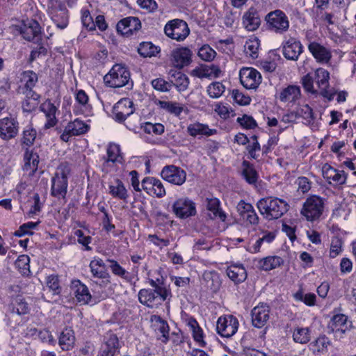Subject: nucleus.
<instances>
[{
    "mask_svg": "<svg viewBox=\"0 0 356 356\" xmlns=\"http://www.w3.org/2000/svg\"><path fill=\"white\" fill-rule=\"evenodd\" d=\"M330 341L325 336L320 337L309 344V348L314 353H323L327 350Z\"/></svg>",
    "mask_w": 356,
    "mask_h": 356,
    "instance_id": "obj_46",
    "label": "nucleus"
},
{
    "mask_svg": "<svg viewBox=\"0 0 356 356\" xmlns=\"http://www.w3.org/2000/svg\"><path fill=\"white\" fill-rule=\"evenodd\" d=\"M161 177L172 184L181 186L186 180V172L178 166L170 165L163 168Z\"/></svg>",
    "mask_w": 356,
    "mask_h": 356,
    "instance_id": "obj_11",
    "label": "nucleus"
},
{
    "mask_svg": "<svg viewBox=\"0 0 356 356\" xmlns=\"http://www.w3.org/2000/svg\"><path fill=\"white\" fill-rule=\"evenodd\" d=\"M150 327L154 332L157 338L166 343L169 340L170 327L165 320L160 316L152 315L149 319Z\"/></svg>",
    "mask_w": 356,
    "mask_h": 356,
    "instance_id": "obj_16",
    "label": "nucleus"
},
{
    "mask_svg": "<svg viewBox=\"0 0 356 356\" xmlns=\"http://www.w3.org/2000/svg\"><path fill=\"white\" fill-rule=\"evenodd\" d=\"M120 345L116 334L108 332L102 346V356H116L120 353Z\"/></svg>",
    "mask_w": 356,
    "mask_h": 356,
    "instance_id": "obj_28",
    "label": "nucleus"
},
{
    "mask_svg": "<svg viewBox=\"0 0 356 356\" xmlns=\"http://www.w3.org/2000/svg\"><path fill=\"white\" fill-rule=\"evenodd\" d=\"M192 51L186 47H181L172 50L170 55V61L172 65L181 70L192 62Z\"/></svg>",
    "mask_w": 356,
    "mask_h": 356,
    "instance_id": "obj_10",
    "label": "nucleus"
},
{
    "mask_svg": "<svg viewBox=\"0 0 356 356\" xmlns=\"http://www.w3.org/2000/svg\"><path fill=\"white\" fill-rule=\"evenodd\" d=\"M353 327L351 321H348V316L343 314H338L334 315L329 324L328 328L337 334H344L347 331H349Z\"/></svg>",
    "mask_w": 356,
    "mask_h": 356,
    "instance_id": "obj_21",
    "label": "nucleus"
},
{
    "mask_svg": "<svg viewBox=\"0 0 356 356\" xmlns=\"http://www.w3.org/2000/svg\"><path fill=\"white\" fill-rule=\"evenodd\" d=\"M37 136V131L32 125H27L24 127L22 133L20 143L22 149L29 148L34 144Z\"/></svg>",
    "mask_w": 356,
    "mask_h": 356,
    "instance_id": "obj_41",
    "label": "nucleus"
},
{
    "mask_svg": "<svg viewBox=\"0 0 356 356\" xmlns=\"http://www.w3.org/2000/svg\"><path fill=\"white\" fill-rule=\"evenodd\" d=\"M242 166V174L246 181L250 184H255L258 179V175L252 165L247 161H243Z\"/></svg>",
    "mask_w": 356,
    "mask_h": 356,
    "instance_id": "obj_44",
    "label": "nucleus"
},
{
    "mask_svg": "<svg viewBox=\"0 0 356 356\" xmlns=\"http://www.w3.org/2000/svg\"><path fill=\"white\" fill-rule=\"evenodd\" d=\"M19 123L17 118L10 114L0 119V138L8 141L15 138L19 133Z\"/></svg>",
    "mask_w": 356,
    "mask_h": 356,
    "instance_id": "obj_7",
    "label": "nucleus"
},
{
    "mask_svg": "<svg viewBox=\"0 0 356 356\" xmlns=\"http://www.w3.org/2000/svg\"><path fill=\"white\" fill-rule=\"evenodd\" d=\"M323 205L322 198L316 195H312L306 200L300 213L307 220L314 221L323 213Z\"/></svg>",
    "mask_w": 356,
    "mask_h": 356,
    "instance_id": "obj_6",
    "label": "nucleus"
},
{
    "mask_svg": "<svg viewBox=\"0 0 356 356\" xmlns=\"http://www.w3.org/2000/svg\"><path fill=\"white\" fill-rule=\"evenodd\" d=\"M239 78L246 89H256L261 83V74L253 67H243L239 72Z\"/></svg>",
    "mask_w": 356,
    "mask_h": 356,
    "instance_id": "obj_13",
    "label": "nucleus"
},
{
    "mask_svg": "<svg viewBox=\"0 0 356 356\" xmlns=\"http://www.w3.org/2000/svg\"><path fill=\"white\" fill-rule=\"evenodd\" d=\"M300 97V88L293 85L284 88L280 94V99L282 102H295Z\"/></svg>",
    "mask_w": 356,
    "mask_h": 356,
    "instance_id": "obj_42",
    "label": "nucleus"
},
{
    "mask_svg": "<svg viewBox=\"0 0 356 356\" xmlns=\"http://www.w3.org/2000/svg\"><path fill=\"white\" fill-rule=\"evenodd\" d=\"M144 131L147 134L160 135L164 132V126L160 123L146 122L144 125Z\"/></svg>",
    "mask_w": 356,
    "mask_h": 356,
    "instance_id": "obj_64",
    "label": "nucleus"
},
{
    "mask_svg": "<svg viewBox=\"0 0 356 356\" xmlns=\"http://www.w3.org/2000/svg\"><path fill=\"white\" fill-rule=\"evenodd\" d=\"M165 35L171 39L181 42L189 35L190 29L187 23L179 19L169 21L164 27Z\"/></svg>",
    "mask_w": 356,
    "mask_h": 356,
    "instance_id": "obj_5",
    "label": "nucleus"
},
{
    "mask_svg": "<svg viewBox=\"0 0 356 356\" xmlns=\"http://www.w3.org/2000/svg\"><path fill=\"white\" fill-rule=\"evenodd\" d=\"M221 70L218 65H200L193 69L191 74L193 76L200 79H215L220 76Z\"/></svg>",
    "mask_w": 356,
    "mask_h": 356,
    "instance_id": "obj_29",
    "label": "nucleus"
},
{
    "mask_svg": "<svg viewBox=\"0 0 356 356\" xmlns=\"http://www.w3.org/2000/svg\"><path fill=\"white\" fill-rule=\"evenodd\" d=\"M109 193L115 198L126 200L128 197V191L122 181L118 179H114L109 184Z\"/></svg>",
    "mask_w": 356,
    "mask_h": 356,
    "instance_id": "obj_40",
    "label": "nucleus"
},
{
    "mask_svg": "<svg viewBox=\"0 0 356 356\" xmlns=\"http://www.w3.org/2000/svg\"><path fill=\"white\" fill-rule=\"evenodd\" d=\"M308 49L318 63H327L332 58L330 49L316 42H310Z\"/></svg>",
    "mask_w": 356,
    "mask_h": 356,
    "instance_id": "obj_32",
    "label": "nucleus"
},
{
    "mask_svg": "<svg viewBox=\"0 0 356 356\" xmlns=\"http://www.w3.org/2000/svg\"><path fill=\"white\" fill-rule=\"evenodd\" d=\"M134 112V103L129 98H122L113 108V115L115 120L122 122Z\"/></svg>",
    "mask_w": 356,
    "mask_h": 356,
    "instance_id": "obj_20",
    "label": "nucleus"
},
{
    "mask_svg": "<svg viewBox=\"0 0 356 356\" xmlns=\"http://www.w3.org/2000/svg\"><path fill=\"white\" fill-rule=\"evenodd\" d=\"M230 280L236 284L244 282L247 278V273L245 268L241 264L229 266L226 270Z\"/></svg>",
    "mask_w": 356,
    "mask_h": 356,
    "instance_id": "obj_39",
    "label": "nucleus"
},
{
    "mask_svg": "<svg viewBox=\"0 0 356 356\" xmlns=\"http://www.w3.org/2000/svg\"><path fill=\"white\" fill-rule=\"evenodd\" d=\"M175 215L180 218H186L196 213L195 203L188 197H181L172 206Z\"/></svg>",
    "mask_w": 356,
    "mask_h": 356,
    "instance_id": "obj_15",
    "label": "nucleus"
},
{
    "mask_svg": "<svg viewBox=\"0 0 356 356\" xmlns=\"http://www.w3.org/2000/svg\"><path fill=\"white\" fill-rule=\"evenodd\" d=\"M315 82L318 86L319 89L318 93L324 97H328L329 99H331L330 96V93L327 90L329 88V79H330V74L329 72L323 69L318 68L315 71Z\"/></svg>",
    "mask_w": 356,
    "mask_h": 356,
    "instance_id": "obj_33",
    "label": "nucleus"
},
{
    "mask_svg": "<svg viewBox=\"0 0 356 356\" xmlns=\"http://www.w3.org/2000/svg\"><path fill=\"white\" fill-rule=\"evenodd\" d=\"M47 13L56 26L65 29L69 24V11L65 3L47 9Z\"/></svg>",
    "mask_w": 356,
    "mask_h": 356,
    "instance_id": "obj_17",
    "label": "nucleus"
},
{
    "mask_svg": "<svg viewBox=\"0 0 356 356\" xmlns=\"http://www.w3.org/2000/svg\"><path fill=\"white\" fill-rule=\"evenodd\" d=\"M47 286L49 290L52 291L54 295H58L61 292L58 275H50L47 278Z\"/></svg>",
    "mask_w": 356,
    "mask_h": 356,
    "instance_id": "obj_58",
    "label": "nucleus"
},
{
    "mask_svg": "<svg viewBox=\"0 0 356 356\" xmlns=\"http://www.w3.org/2000/svg\"><path fill=\"white\" fill-rule=\"evenodd\" d=\"M149 284L154 289L166 288L164 286L163 277L160 274L158 270H154L149 274L148 279Z\"/></svg>",
    "mask_w": 356,
    "mask_h": 356,
    "instance_id": "obj_57",
    "label": "nucleus"
},
{
    "mask_svg": "<svg viewBox=\"0 0 356 356\" xmlns=\"http://www.w3.org/2000/svg\"><path fill=\"white\" fill-rule=\"evenodd\" d=\"M9 309L12 313L19 316L29 313L30 307L25 299L20 295L13 298L9 305Z\"/></svg>",
    "mask_w": 356,
    "mask_h": 356,
    "instance_id": "obj_37",
    "label": "nucleus"
},
{
    "mask_svg": "<svg viewBox=\"0 0 356 356\" xmlns=\"http://www.w3.org/2000/svg\"><path fill=\"white\" fill-rule=\"evenodd\" d=\"M68 186V178L66 172L62 169L56 172L51 180V195L57 199L65 198Z\"/></svg>",
    "mask_w": 356,
    "mask_h": 356,
    "instance_id": "obj_8",
    "label": "nucleus"
},
{
    "mask_svg": "<svg viewBox=\"0 0 356 356\" xmlns=\"http://www.w3.org/2000/svg\"><path fill=\"white\" fill-rule=\"evenodd\" d=\"M252 143L251 144L248 145L246 147L248 154L250 155V157L251 159H257L258 158L257 152L261 150V146L257 140V136L255 135H253L251 137Z\"/></svg>",
    "mask_w": 356,
    "mask_h": 356,
    "instance_id": "obj_60",
    "label": "nucleus"
},
{
    "mask_svg": "<svg viewBox=\"0 0 356 356\" xmlns=\"http://www.w3.org/2000/svg\"><path fill=\"white\" fill-rule=\"evenodd\" d=\"M15 266L22 275H30V257L28 255H19L15 261Z\"/></svg>",
    "mask_w": 356,
    "mask_h": 356,
    "instance_id": "obj_45",
    "label": "nucleus"
},
{
    "mask_svg": "<svg viewBox=\"0 0 356 356\" xmlns=\"http://www.w3.org/2000/svg\"><path fill=\"white\" fill-rule=\"evenodd\" d=\"M88 125L82 120L75 119L70 122L60 136L62 141L68 142L72 136H79L88 131Z\"/></svg>",
    "mask_w": 356,
    "mask_h": 356,
    "instance_id": "obj_19",
    "label": "nucleus"
},
{
    "mask_svg": "<svg viewBox=\"0 0 356 356\" xmlns=\"http://www.w3.org/2000/svg\"><path fill=\"white\" fill-rule=\"evenodd\" d=\"M225 90V87L222 83L216 81L208 86L207 92L211 98L217 99L222 95Z\"/></svg>",
    "mask_w": 356,
    "mask_h": 356,
    "instance_id": "obj_53",
    "label": "nucleus"
},
{
    "mask_svg": "<svg viewBox=\"0 0 356 356\" xmlns=\"http://www.w3.org/2000/svg\"><path fill=\"white\" fill-rule=\"evenodd\" d=\"M187 131L191 136L196 137L197 136H210L216 134L215 129H210L207 124L195 122L191 124L187 127Z\"/></svg>",
    "mask_w": 356,
    "mask_h": 356,
    "instance_id": "obj_38",
    "label": "nucleus"
},
{
    "mask_svg": "<svg viewBox=\"0 0 356 356\" xmlns=\"http://www.w3.org/2000/svg\"><path fill=\"white\" fill-rule=\"evenodd\" d=\"M170 292L166 288L143 289L138 292L139 302L150 308H157L167 299Z\"/></svg>",
    "mask_w": 356,
    "mask_h": 356,
    "instance_id": "obj_2",
    "label": "nucleus"
},
{
    "mask_svg": "<svg viewBox=\"0 0 356 356\" xmlns=\"http://www.w3.org/2000/svg\"><path fill=\"white\" fill-rule=\"evenodd\" d=\"M265 19L268 29L275 33L282 34L289 28L288 17L281 10L270 12L266 15Z\"/></svg>",
    "mask_w": 356,
    "mask_h": 356,
    "instance_id": "obj_3",
    "label": "nucleus"
},
{
    "mask_svg": "<svg viewBox=\"0 0 356 356\" xmlns=\"http://www.w3.org/2000/svg\"><path fill=\"white\" fill-rule=\"evenodd\" d=\"M152 87L161 92H167L171 89L172 84L163 79L158 78L152 81Z\"/></svg>",
    "mask_w": 356,
    "mask_h": 356,
    "instance_id": "obj_61",
    "label": "nucleus"
},
{
    "mask_svg": "<svg viewBox=\"0 0 356 356\" xmlns=\"http://www.w3.org/2000/svg\"><path fill=\"white\" fill-rule=\"evenodd\" d=\"M207 209L210 212L211 219H219L225 222L227 218L225 212L220 207V201L218 198L213 196L207 197L205 199Z\"/></svg>",
    "mask_w": 356,
    "mask_h": 356,
    "instance_id": "obj_30",
    "label": "nucleus"
},
{
    "mask_svg": "<svg viewBox=\"0 0 356 356\" xmlns=\"http://www.w3.org/2000/svg\"><path fill=\"white\" fill-rule=\"evenodd\" d=\"M260 46L259 40L256 38H250L248 39L244 45V50L245 54L252 58L258 57V51Z\"/></svg>",
    "mask_w": 356,
    "mask_h": 356,
    "instance_id": "obj_47",
    "label": "nucleus"
},
{
    "mask_svg": "<svg viewBox=\"0 0 356 356\" xmlns=\"http://www.w3.org/2000/svg\"><path fill=\"white\" fill-rule=\"evenodd\" d=\"M261 18L257 8L252 6L249 8L243 15L242 25L248 31H254L261 25Z\"/></svg>",
    "mask_w": 356,
    "mask_h": 356,
    "instance_id": "obj_23",
    "label": "nucleus"
},
{
    "mask_svg": "<svg viewBox=\"0 0 356 356\" xmlns=\"http://www.w3.org/2000/svg\"><path fill=\"white\" fill-rule=\"evenodd\" d=\"M38 82V75L33 70H28L22 71L19 75V88L22 92H35L33 88Z\"/></svg>",
    "mask_w": 356,
    "mask_h": 356,
    "instance_id": "obj_26",
    "label": "nucleus"
},
{
    "mask_svg": "<svg viewBox=\"0 0 356 356\" xmlns=\"http://www.w3.org/2000/svg\"><path fill=\"white\" fill-rule=\"evenodd\" d=\"M238 321L232 315L220 316L217 321L216 330L222 337H231L238 330Z\"/></svg>",
    "mask_w": 356,
    "mask_h": 356,
    "instance_id": "obj_9",
    "label": "nucleus"
},
{
    "mask_svg": "<svg viewBox=\"0 0 356 356\" xmlns=\"http://www.w3.org/2000/svg\"><path fill=\"white\" fill-rule=\"evenodd\" d=\"M257 206L260 213L268 220L281 218L289 208L284 200L273 196L261 198Z\"/></svg>",
    "mask_w": 356,
    "mask_h": 356,
    "instance_id": "obj_1",
    "label": "nucleus"
},
{
    "mask_svg": "<svg viewBox=\"0 0 356 356\" xmlns=\"http://www.w3.org/2000/svg\"><path fill=\"white\" fill-rule=\"evenodd\" d=\"M141 187L147 194L157 197H162L166 193L162 182L155 177L144 178L141 182Z\"/></svg>",
    "mask_w": 356,
    "mask_h": 356,
    "instance_id": "obj_22",
    "label": "nucleus"
},
{
    "mask_svg": "<svg viewBox=\"0 0 356 356\" xmlns=\"http://www.w3.org/2000/svg\"><path fill=\"white\" fill-rule=\"evenodd\" d=\"M75 343L74 332L71 327H65L58 337V345L63 350H72Z\"/></svg>",
    "mask_w": 356,
    "mask_h": 356,
    "instance_id": "obj_36",
    "label": "nucleus"
},
{
    "mask_svg": "<svg viewBox=\"0 0 356 356\" xmlns=\"http://www.w3.org/2000/svg\"><path fill=\"white\" fill-rule=\"evenodd\" d=\"M186 325L192 332L194 340L203 346L205 345L202 329L199 326L198 323L194 318H188L186 320Z\"/></svg>",
    "mask_w": 356,
    "mask_h": 356,
    "instance_id": "obj_43",
    "label": "nucleus"
},
{
    "mask_svg": "<svg viewBox=\"0 0 356 356\" xmlns=\"http://www.w3.org/2000/svg\"><path fill=\"white\" fill-rule=\"evenodd\" d=\"M177 74L178 76L175 79H172L171 83H173L179 91L186 90L189 84L188 78L182 72Z\"/></svg>",
    "mask_w": 356,
    "mask_h": 356,
    "instance_id": "obj_59",
    "label": "nucleus"
},
{
    "mask_svg": "<svg viewBox=\"0 0 356 356\" xmlns=\"http://www.w3.org/2000/svg\"><path fill=\"white\" fill-rule=\"evenodd\" d=\"M20 33L27 41L42 40V29L39 22L35 19L27 20V23H24L23 27L20 29Z\"/></svg>",
    "mask_w": 356,
    "mask_h": 356,
    "instance_id": "obj_14",
    "label": "nucleus"
},
{
    "mask_svg": "<svg viewBox=\"0 0 356 356\" xmlns=\"http://www.w3.org/2000/svg\"><path fill=\"white\" fill-rule=\"evenodd\" d=\"M282 261V259L280 257H267L260 260L259 265L261 269L268 271L280 266Z\"/></svg>",
    "mask_w": 356,
    "mask_h": 356,
    "instance_id": "obj_48",
    "label": "nucleus"
},
{
    "mask_svg": "<svg viewBox=\"0 0 356 356\" xmlns=\"http://www.w3.org/2000/svg\"><path fill=\"white\" fill-rule=\"evenodd\" d=\"M81 23L83 29L81 31L79 36L77 37L78 42H83L89 33V22H87V18L89 17V8L86 6L81 9Z\"/></svg>",
    "mask_w": 356,
    "mask_h": 356,
    "instance_id": "obj_50",
    "label": "nucleus"
},
{
    "mask_svg": "<svg viewBox=\"0 0 356 356\" xmlns=\"http://www.w3.org/2000/svg\"><path fill=\"white\" fill-rule=\"evenodd\" d=\"M107 156L106 162L122 163L123 159L120 145L115 143H110L107 147Z\"/></svg>",
    "mask_w": 356,
    "mask_h": 356,
    "instance_id": "obj_49",
    "label": "nucleus"
},
{
    "mask_svg": "<svg viewBox=\"0 0 356 356\" xmlns=\"http://www.w3.org/2000/svg\"><path fill=\"white\" fill-rule=\"evenodd\" d=\"M322 175L330 184L343 185L346 181V175L342 170H338L327 163L322 167Z\"/></svg>",
    "mask_w": 356,
    "mask_h": 356,
    "instance_id": "obj_24",
    "label": "nucleus"
},
{
    "mask_svg": "<svg viewBox=\"0 0 356 356\" xmlns=\"http://www.w3.org/2000/svg\"><path fill=\"white\" fill-rule=\"evenodd\" d=\"M24 98L22 102V108L24 113H32L35 111L40 103V95L36 92H22Z\"/></svg>",
    "mask_w": 356,
    "mask_h": 356,
    "instance_id": "obj_35",
    "label": "nucleus"
},
{
    "mask_svg": "<svg viewBox=\"0 0 356 356\" xmlns=\"http://www.w3.org/2000/svg\"><path fill=\"white\" fill-rule=\"evenodd\" d=\"M71 289L78 302L87 304L89 301V291L86 285L79 280H74L71 282Z\"/></svg>",
    "mask_w": 356,
    "mask_h": 356,
    "instance_id": "obj_34",
    "label": "nucleus"
},
{
    "mask_svg": "<svg viewBox=\"0 0 356 356\" xmlns=\"http://www.w3.org/2000/svg\"><path fill=\"white\" fill-rule=\"evenodd\" d=\"M158 105L160 108L177 116L179 115L183 111V107L177 102L159 101Z\"/></svg>",
    "mask_w": 356,
    "mask_h": 356,
    "instance_id": "obj_54",
    "label": "nucleus"
},
{
    "mask_svg": "<svg viewBox=\"0 0 356 356\" xmlns=\"http://www.w3.org/2000/svg\"><path fill=\"white\" fill-rule=\"evenodd\" d=\"M342 241L338 237H334L332 239L330 250V257L332 258H334L337 257L341 252L342 248Z\"/></svg>",
    "mask_w": 356,
    "mask_h": 356,
    "instance_id": "obj_63",
    "label": "nucleus"
},
{
    "mask_svg": "<svg viewBox=\"0 0 356 356\" xmlns=\"http://www.w3.org/2000/svg\"><path fill=\"white\" fill-rule=\"evenodd\" d=\"M90 271L94 277L99 281L90 280V286H99L101 289L107 286L109 282L108 273H107L102 260H92L90 261Z\"/></svg>",
    "mask_w": 356,
    "mask_h": 356,
    "instance_id": "obj_12",
    "label": "nucleus"
},
{
    "mask_svg": "<svg viewBox=\"0 0 356 356\" xmlns=\"http://www.w3.org/2000/svg\"><path fill=\"white\" fill-rule=\"evenodd\" d=\"M23 170L29 172L30 176H34L38 170L40 157L35 149L24 148Z\"/></svg>",
    "mask_w": 356,
    "mask_h": 356,
    "instance_id": "obj_27",
    "label": "nucleus"
},
{
    "mask_svg": "<svg viewBox=\"0 0 356 356\" xmlns=\"http://www.w3.org/2000/svg\"><path fill=\"white\" fill-rule=\"evenodd\" d=\"M296 114L302 118L307 124H310L314 120L313 110L308 104L301 106Z\"/></svg>",
    "mask_w": 356,
    "mask_h": 356,
    "instance_id": "obj_55",
    "label": "nucleus"
},
{
    "mask_svg": "<svg viewBox=\"0 0 356 356\" xmlns=\"http://www.w3.org/2000/svg\"><path fill=\"white\" fill-rule=\"evenodd\" d=\"M198 56L207 62L212 61L216 56V52L209 45L204 44L198 50Z\"/></svg>",
    "mask_w": 356,
    "mask_h": 356,
    "instance_id": "obj_56",
    "label": "nucleus"
},
{
    "mask_svg": "<svg viewBox=\"0 0 356 356\" xmlns=\"http://www.w3.org/2000/svg\"><path fill=\"white\" fill-rule=\"evenodd\" d=\"M270 310L267 305L261 304L252 310V325L258 328L264 327L269 320Z\"/></svg>",
    "mask_w": 356,
    "mask_h": 356,
    "instance_id": "obj_31",
    "label": "nucleus"
},
{
    "mask_svg": "<svg viewBox=\"0 0 356 356\" xmlns=\"http://www.w3.org/2000/svg\"><path fill=\"white\" fill-rule=\"evenodd\" d=\"M40 223V220H38L37 222L29 221L24 223L15 232L14 236L17 237H22L25 235H33V232L31 229H35Z\"/></svg>",
    "mask_w": 356,
    "mask_h": 356,
    "instance_id": "obj_52",
    "label": "nucleus"
},
{
    "mask_svg": "<svg viewBox=\"0 0 356 356\" xmlns=\"http://www.w3.org/2000/svg\"><path fill=\"white\" fill-rule=\"evenodd\" d=\"M302 84L304 89L312 94H318V91L314 87V77L309 74H306L302 78Z\"/></svg>",
    "mask_w": 356,
    "mask_h": 356,
    "instance_id": "obj_62",
    "label": "nucleus"
},
{
    "mask_svg": "<svg viewBox=\"0 0 356 356\" xmlns=\"http://www.w3.org/2000/svg\"><path fill=\"white\" fill-rule=\"evenodd\" d=\"M130 74L127 69L120 65H115L104 76L105 83L112 88H121L129 83Z\"/></svg>",
    "mask_w": 356,
    "mask_h": 356,
    "instance_id": "obj_4",
    "label": "nucleus"
},
{
    "mask_svg": "<svg viewBox=\"0 0 356 356\" xmlns=\"http://www.w3.org/2000/svg\"><path fill=\"white\" fill-rule=\"evenodd\" d=\"M302 51V44L294 38H290L282 43V54L287 60H298Z\"/></svg>",
    "mask_w": 356,
    "mask_h": 356,
    "instance_id": "obj_18",
    "label": "nucleus"
},
{
    "mask_svg": "<svg viewBox=\"0 0 356 356\" xmlns=\"http://www.w3.org/2000/svg\"><path fill=\"white\" fill-rule=\"evenodd\" d=\"M310 338V330L308 327H297L293 332V339L296 343H307Z\"/></svg>",
    "mask_w": 356,
    "mask_h": 356,
    "instance_id": "obj_51",
    "label": "nucleus"
},
{
    "mask_svg": "<svg viewBox=\"0 0 356 356\" xmlns=\"http://www.w3.org/2000/svg\"><path fill=\"white\" fill-rule=\"evenodd\" d=\"M40 108L47 118L44 128L48 129L56 126L58 123L56 113L58 112V107L51 99H47L40 104Z\"/></svg>",
    "mask_w": 356,
    "mask_h": 356,
    "instance_id": "obj_25",
    "label": "nucleus"
}]
</instances>
